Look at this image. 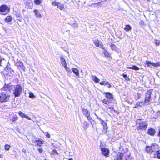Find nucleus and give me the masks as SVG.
<instances>
[{
	"label": "nucleus",
	"instance_id": "f257e3e1",
	"mask_svg": "<svg viewBox=\"0 0 160 160\" xmlns=\"http://www.w3.org/2000/svg\"><path fill=\"white\" fill-rule=\"evenodd\" d=\"M7 79L5 80L4 89H8L9 91H10L12 90L13 91V93L15 97L21 96L23 90L22 86L20 84L12 85L10 81L9 82H7Z\"/></svg>",
	"mask_w": 160,
	"mask_h": 160
},
{
	"label": "nucleus",
	"instance_id": "f03ea898",
	"mask_svg": "<svg viewBox=\"0 0 160 160\" xmlns=\"http://www.w3.org/2000/svg\"><path fill=\"white\" fill-rule=\"evenodd\" d=\"M5 91H8V89H4V87L0 90V102H5L9 100L10 95Z\"/></svg>",
	"mask_w": 160,
	"mask_h": 160
},
{
	"label": "nucleus",
	"instance_id": "7ed1b4c3",
	"mask_svg": "<svg viewBox=\"0 0 160 160\" xmlns=\"http://www.w3.org/2000/svg\"><path fill=\"white\" fill-rule=\"evenodd\" d=\"M0 11L1 12L2 14L5 15L9 12V9L7 6L2 5L0 7Z\"/></svg>",
	"mask_w": 160,
	"mask_h": 160
},
{
	"label": "nucleus",
	"instance_id": "20e7f679",
	"mask_svg": "<svg viewBox=\"0 0 160 160\" xmlns=\"http://www.w3.org/2000/svg\"><path fill=\"white\" fill-rule=\"evenodd\" d=\"M152 92V90H150L148 91L146 93L145 96V99L144 101L145 104H148V102L150 101L151 95Z\"/></svg>",
	"mask_w": 160,
	"mask_h": 160
},
{
	"label": "nucleus",
	"instance_id": "39448f33",
	"mask_svg": "<svg viewBox=\"0 0 160 160\" xmlns=\"http://www.w3.org/2000/svg\"><path fill=\"white\" fill-rule=\"evenodd\" d=\"M145 63L148 65V67H152L151 65L154 67H158L160 66V63L159 62H158L156 63L154 62H152L150 61L147 60L146 62Z\"/></svg>",
	"mask_w": 160,
	"mask_h": 160
},
{
	"label": "nucleus",
	"instance_id": "423d86ee",
	"mask_svg": "<svg viewBox=\"0 0 160 160\" xmlns=\"http://www.w3.org/2000/svg\"><path fill=\"white\" fill-rule=\"evenodd\" d=\"M148 126L147 122V121H144L142 122L139 125L138 128V129H144L145 130L147 128Z\"/></svg>",
	"mask_w": 160,
	"mask_h": 160
},
{
	"label": "nucleus",
	"instance_id": "0eeeda50",
	"mask_svg": "<svg viewBox=\"0 0 160 160\" xmlns=\"http://www.w3.org/2000/svg\"><path fill=\"white\" fill-rule=\"evenodd\" d=\"M93 43L96 46V47H99L101 48H102L103 46L102 43L101 42H100L98 39H95L93 40Z\"/></svg>",
	"mask_w": 160,
	"mask_h": 160
},
{
	"label": "nucleus",
	"instance_id": "6e6552de",
	"mask_svg": "<svg viewBox=\"0 0 160 160\" xmlns=\"http://www.w3.org/2000/svg\"><path fill=\"white\" fill-rule=\"evenodd\" d=\"M101 151L102 154L104 156L108 155L109 153V150L106 148H101Z\"/></svg>",
	"mask_w": 160,
	"mask_h": 160
},
{
	"label": "nucleus",
	"instance_id": "1a4fd4ad",
	"mask_svg": "<svg viewBox=\"0 0 160 160\" xmlns=\"http://www.w3.org/2000/svg\"><path fill=\"white\" fill-rule=\"evenodd\" d=\"M18 114L22 118H25L29 120H31V118H30L27 115H25L22 111H19L18 112Z\"/></svg>",
	"mask_w": 160,
	"mask_h": 160
},
{
	"label": "nucleus",
	"instance_id": "9d476101",
	"mask_svg": "<svg viewBox=\"0 0 160 160\" xmlns=\"http://www.w3.org/2000/svg\"><path fill=\"white\" fill-rule=\"evenodd\" d=\"M72 71L75 74L76 76L78 78H80L79 70L76 68H72Z\"/></svg>",
	"mask_w": 160,
	"mask_h": 160
},
{
	"label": "nucleus",
	"instance_id": "9b49d317",
	"mask_svg": "<svg viewBox=\"0 0 160 160\" xmlns=\"http://www.w3.org/2000/svg\"><path fill=\"white\" fill-rule=\"evenodd\" d=\"M104 94L106 95V97L107 98H108L109 100H111V99H113V97L112 94L108 92H104Z\"/></svg>",
	"mask_w": 160,
	"mask_h": 160
},
{
	"label": "nucleus",
	"instance_id": "f8f14e48",
	"mask_svg": "<svg viewBox=\"0 0 160 160\" xmlns=\"http://www.w3.org/2000/svg\"><path fill=\"white\" fill-rule=\"evenodd\" d=\"M82 112L84 115L86 117H88L90 116V112L89 110L86 109H82Z\"/></svg>",
	"mask_w": 160,
	"mask_h": 160
},
{
	"label": "nucleus",
	"instance_id": "ddd939ff",
	"mask_svg": "<svg viewBox=\"0 0 160 160\" xmlns=\"http://www.w3.org/2000/svg\"><path fill=\"white\" fill-rule=\"evenodd\" d=\"M17 66L18 68H19V67L20 68H22L23 70L24 68L23 62L20 61H19L17 62Z\"/></svg>",
	"mask_w": 160,
	"mask_h": 160
},
{
	"label": "nucleus",
	"instance_id": "4468645a",
	"mask_svg": "<svg viewBox=\"0 0 160 160\" xmlns=\"http://www.w3.org/2000/svg\"><path fill=\"white\" fill-rule=\"evenodd\" d=\"M41 140V139H40ZM44 141L43 140H38L35 141L34 143H36L37 145L39 146H41L42 144H43L44 143Z\"/></svg>",
	"mask_w": 160,
	"mask_h": 160
},
{
	"label": "nucleus",
	"instance_id": "2eb2a0df",
	"mask_svg": "<svg viewBox=\"0 0 160 160\" xmlns=\"http://www.w3.org/2000/svg\"><path fill=\"white\" fill-rule=\"evenodd\" d=\"M155 131L154 129L151 128L148 130V133L151 136H153L155 134Z\"/></svg>",
	"mask_w": 160,
	"mask_h": 160
},
{
	"label": "nucleus",
	"instance_id": "dca6fc26",
	"mask_svg": "<svg viewBox=\"0 0 160 160\" xmlns=\"http://www.w3.org/2000/svg\"><path fill=\"white\" fill-rule=\"evenodd\" d=\"M151 152H155L158 148V146L157 144H154L151 146Z\"/></svg>",
	"mask_w": 160,
	"mask_h": 160
},
{
	"label": "nucleus",
	"instance_id": "f3484780",
	"mask_svg": "<svg viewBox=\"0 0 160 160\" xmlns=\"http://www.w3.org/2000/svg\"><path fill=\"white\" fill-rule=\"evenodd\" d=\"M60 59L61 63L63 66H65V65H67L65 60L62 56H60Z\"/></svg>",
	"mask_w": 160,
	"mask_h": 160
},
{
	"label": "nucleus",
	"instance_id": "a211bd4d",
	"mask_svg": "<svg viewBox=\"0 0 160 160\" xmlns=\"http://www.w3.org/2000/svg\"><path fill=\"white\" fill-rule=\"evenodd\" d=\"M12 17L10 16H8L5 19V21L6 22L8 23L10 22L12 20Z\"/></svg>",
	"mask_w": 160,
	"mask_h": 160
},
{
	"label": "nucleus",
	"instance_id": "6ab92c4d",
	"mask_svg": "<svg viewBox=\"0 0 160 160\" xmlns=\"http://www.w3.org/2000/svg\"><path fill=\"white\" fill-rule=\"evenodd\" d=\"M92 79L95 82L98 83L100 81V80L96 76L92 75Z\"/></svg>",
	"mask_w": 160,
	"mask_h": 160
},
{
	"label": "nucleus",
	"instance_id": "aec40b11",
	"mask_svg": "<svg viewBox=\"0 0 160 160\" xmlns=\"http://www.w3.org/2000/svg\"><path fill=\"white\" fill-rule=\"evenodd\" d=\"M34 12L37 18H40L41 17V14L38 10H35L34 11Z\"/></svg>",
	"mask_w": 160,
	"mask_h": 160
},
{
	"label": "nucleus",
	"instance_id": "412c9836",
	"mask_svg": "<svg viewBox=\"0 0 160 160\" xmlns=\"http://www.w3.org/2000/svg\"><path fill=\"white\" fill-rule=\"evenodd\" d=\"M83 124V128L84 129L86 130L89 125V123L87 121H84Z\"/></svg>",
	"mask_w": 160,
	"mask_h": 160
},
{
	"label": "nucleus",
	"instance_id": "4be33fe9",
	"mask_svg": "<svg viewBox=\"0 0 160 160\" xmlns=\"http://www.w3.org/2000/svg\"><path fill=\"white\" fill-rule=\"evenodd\" d=\"M127 68L130 69L134 70H139V69L138 67L135 65H133L132 67H127Z\"/></svg>",
	"mask_w": 160,
	"mask_h": 160
},
{
	"label": "nucleus",
	"instance_id": "5701e85b",
	"mask_svg": "<svg viewBox=\"0 0 160 160\" xmlns=\"http://www.w3.org/2000/svg\"><path fill=\"white\" fill-rule=\"evenodd\" d=\"M154 157L155 158H157L158 159H160V150L156 151V154L155 155Z\"/></svg>",
	"mask_w": 160,
	"mask_h": 160
},
{
	"label": "nucleus",
	"instance_id": "b1692460",
	"mask_svg": "<svg viewBox=\"0 0 160 160\" xmlns=\"http://www.w3.org/2000/svg\"><path fill=\"white\" fill-rule=\"evenodd\" d=\"M111 100H109V99L107 100L105 99L102 100V102L103 103L108 105L109 103H111Z\"/></svg>",
	"mask_w": 160,
	"mask_h": 160
},
{
	"label": "nucleus",
	"instance_id": "393cba45",
	"mask_svg": "<svg viewBox=\"0 0 160 160\" xmlns=\"http://www.w3.org/2000/svg\"><path fill=\"white\" fill-rule=\"evenodd\" d=\"M57 7L60 10H62L64 8V6L63 4L58 3L57 5Z\"/></svg>",
	"mask_w": 160,
	"mask_h": 160
},
{
	"label": "nucleus",
	"instance_id": "a878e982",
	"mask_svg": "<svg viewBox=\"0 0 160 160\" xmlns=\"http://www.w3.org/2000/svg\"><path fill=\"white\" fill-rule=\"evenodd\" d=\"M131 27L129 25H126L124 29L126 31H128L131 29Z\"/></svg>",
	"mask_w": 160,
	"mask_h": 160
},
{
	"label": "nucleus",
	"instance_id": "bb28decb",
	"mask_svg": "<svg viewBox=\"0 0 160 160\" xmlns=\"http://www.w3.org/2000/svg\"><path fill=\"white\" fill-rule=\"evenodd\" d=\"M34 2L36 5H38L42 2V0H34Z\"/></svg>",
	"mask_w": 160,
	"mask_h": 160
},
{
	"label": "nucleus",
	"instance_id": "cd10ccee",
	"mask_svg": "<svg viewBox=\"0 0 160 160\" xmlns=\"http://www.w3.org/2000/svg\"><path fill=\"white\" fill-rule=\"evenodd\" d=\"M146 151L148 152L151 153V146H148L146 147Z\"/></svg>",
	"mask_w": 160,
	"mask_h": 160
},
{
	"label": "nucleus",
	"instance_id": "c85d7f7f",
	"mask_svg": "<svg viewBox=\"0 0 160 160\" xmlns=\"http://www.w3.org/2000/svg\"><path fill=\"white\" fill-rule=\"evenodd\" d=\"M111 48L112 50L116 51L117 48L116 46L114 44H111Z\"/></svg>",
	"mask_w": 160,
	"mask_h": 160
},
{
	"label": "nucleus",
	"instance_id": "c756f323",
	"mask_svg": "<svg viewBox=\"0 0 160 160\" xmlns=\"http://www.w3.org/2000/svg\"><path fill=\"white\" fill-rule=\"evenodd\" d=\"M103 53L106 57H108L110 56L108 52L105 50H104Z\"/></svg>",
	"mask_w": 160,
	"mask_h": 160
},
{
	"label": "nucleus",
	"instance_id": "7c9ffc66",
	"mask_svg": "<svg viewBox=\"0 0 160 160\" xmlns=\"http://www.w3.org/2000/svg\"><path fill=\"white\" fill-rule=\"evenodd\" d=\"M64 67V68H65L66 70L67 71V72H71V71L70 70V69L69 68H68L67 66V64L65 65V66H63Z\"/></svg>",
	"mask_w": 160,
	"mask_h": 160
},
{
	"label": "nucleus",
	"instance_id": "2f4dec72",
	"mask_svg": "<svg viewBox=\"0 0 160 160\" xmlns=\"http://www.w3.org/2000/svg\"><path fill=\"white\" fill-rule=\"evenodd\" d=\"M103 126V129H104V131L106 132L107 131V124H106L105 123L104 124L102 123Z\"/></svg>",
	"mask_w": 160,
	"mask_h": 160
},
{
	"label": "nucleus",
	"instance_id": "473e14b6",
	"mask_svg": "<svg viewBox=\"0 0 160 160\" xmlns=\"http://www.w3.org/2000/svg\"><path fill=\"white\" fill-rule=\"evenodd\" d=\"M10 146V145L8 144H6L5 146V149L6 150H9Z\"/></svg>",
	"mask_w": 160,
	"mask_h": 160
},
{
	"label": "nucleus",
	"instance_id": "72a5a7b5",
	"mask_svg": "<svg viewBox=\"0 0 160 160\" xmlns=\"http://www.w3.org/2000/svg\"><path fill=\"white\" fill-rule=\"evenodd\" d=\"M123 77L125 78V79L127 80V81H130V80L129 79V78L128 77L127 75L126 74H123Z\"/></svg>",
	"mask_w": 160,
	"mask_h": 160
},
{
	"label": "nucleus",
	"instance_id": "f704fd0d",
	"mask_svg": "<svg viewBox=\"0 0 160 160\" xmlns=\"http://www.w3.org/2000/svg\"><path fill=\"white\" fill-rule=\"evenodd\" d=\"M107 82L105 81H102L100 82V84L102 85H106Z\"/></svg>",
	"mask_w": 160,
	"mask_h": 160
},
{
	"label": "nucleus",
	"instance_id": "c9c22d12",
	"mask_svg": "<svg viewBox=\"0 0 160 160\" xmlns=\"http://www.w3.org/2000/svg\"><path fill=\"white\" fill-rule=\"evenodd\" d=\"M155 43L156 44V45L158 46L159 45L160 42L158 40H155Z\"/></svg>",
	"mask_w": 160,
	"mask_h": 160
},
{
	"label": "nucleus",
	"instance_id": "e433bc0d",
	"mask_svg": "<svg viewBox=\"0 0 160 160\" xmlns=\"http://www.w3.org/2000/svg\"><path fill=\"white\" fill-rule=\"evenodd\" d=\"M141 120L140 119H138L136 121V125L137 126H139V125L141 123Z\"/></svg>",
	"mask_w": 160,
	"mask_h": 160
},
{
	"label": "nucleus",
	"instance_id": "4c0bfd02",
	"mask_svg": "<svg viewBox=\"0 0 160 160\" xmlns=\"http://www.w3.org/2000/svg\"><path fill=\"white\" fill-rule=\"evenodd\" d=\"M106 85L108 88H110L112 86L110 83L108 82H106Z\"/></svg>",
	"mask_w": 160,
	"mask_h": 160
},
{
	"label": "nucleus",
	"instance_id": "58836bf2",
	"mask_svg": "<svg viewBox=\"0 0 160 160\" xmlns=\"http://www.w3.org/2000/svg\"><path fill=\"white\" fill-rule=\"evenodd\" d=\"M29 97L30 98H34L35 97V96L33 95V94L32 93H29Z\"/></svg>",
	"mask_w": 160,
	"mask_h": 160
},
{
	"label": "nucleus",
	"instance_id": "ea45409f",
	"mask_svg": "<svg viewBox=\"0 0 160 160\" xmlns=\"http://www.w3.org/2000/svg\"><path fill=\"white\" fill-rule=\"evenodd\" d=\"M58 2H52V5L53 6H57L58 4Z\"/></svg>",
	"mask_w": 160,
	"mask_h": 160
},
{
	"label": "nucleus",
	"instance_id": "a19ab883",
	"mask_svg": "<svg viewBox=\"0 0 160 160\" xmlns=\"http://www.w3.org/2000/svg\"><path fill=\"white\" fill-rule=\"evenodd\" d=\"M140 103H139V102H138L136 103V105L135 106V108H138L139 107H140Z\"/></svg>",
	"mask_w": 160,
	"mask_h": 160
},
{
	"label": "nucleus",
	"instance_id": "79ce46f5",
	"mask_svg": "<svg viewBox=\"0 0 160 160\" xmlns=\"http://www.w3.org/2000/svg\"><path fill=\"white\" fill-rule=\"evenodd\" d=\"M139 102V103H140V106H142V105H143L144 104H145V105L146 104H145L144 102Z\"/></svg>",
	"mask_w": 160,
	"mask_h": 160
},
{
	"label": "nucleus",
	"instance_id": "37998d69",
	"mask_svg": "<svg viewBox=\"0 0 160 160\" xmlns=\"http://www.w3.org/2000/svg\"><path fill=\"white\" fill-rule=\"evenodd\" d=\"M86 117L87 118L89 122H91V120H92V118L90 117V116H88V117Z\"/></svg>",
	"mask_w": 160,
	"mask_h": 160
},
{
	"label": "nucleus",
	"instance_id": "c03bdc74",
	"mask_svg": "<svg viewBox=\"0 0 160 160\" xmlns=\"http://www.w3.org/2000/svg\"><path fill=\"white\" fill-rule=\"evenodd\" d=\"M16 16L17 18H20L21 17V15L20 13H17L16 14Z\"/></svg>",
	"mask_w": 160,
	"mask_h": 160
},
{
	"label": "nucleus",
	"instance_id": "a18cd8bd",
	"mask_svg": "<svg viewBox=\"0 0 160 160\" xmlns=\"http://www.w3.org/2000/svg\"><path fill=\"white\" fill-rule=\"evenodd\" d=\"M38 152L40 153H41L42 151H43V150H42V148H38Z\"/></svg>",
	"mask_w": 160,
	"mask_h": 160
},
{
	"label": "nucleus",
	"instance_id": "49530a36",
	"mask_svg": "<svg viewBox=\"0 0 160 160\" xmlns=\"http://www.w3.org/2000/svg\"><path fill=\"white\" fill-rule=\"evenodd\" d=\"M4 60V58H2L0 56V66H1V62L3 60Z\"/></svg>",
	"mask_w": 160,
	"mask_h": 160
},
{
	"label": "nucleus",
	"instance_id": "de8ad7c7",
	"mask_svg": "<svg viewBox=\"0 0 160 160\" xmlns=\"http://www.w3.org/2000/svg\"><path fill=\"white\" fill-rule=\"evenodd\" d=\"M18 118L17 117H13L12 119V121H15Z\"/></svg>",
	"mask_w": 160,
	"mask_h": 160
},
{
	"label": "nucleus",
	"instance_id": "09e8293b",
	"mask_svg": "<svg viewBox=\"0 0 160 160\" xmlns=\"http://www.w3.org/2000/svg\"><path fill=\"white\" fill-rule=\"evenodd\" d=\"M46 136L47 137L50 138V135L48 133H47L46 134Z\"/></svg>",
	"mask_w": 160,
	"mask_h": 160
},
{
	"label": "nucleus",
	"instance_id": "8fccbe9b",
	"mask_svg": "<svg viewBox=\"0 0 160 160\" xmlns=\"http://www.w3.org/2000/svg\"><path fill=\"white\" fill-rule=\"evenodd\" d=\"M8 77H9V78L11 79L12 78V77L11 76H9L8 75H6V77H5L6 78H8Z\"/></svg>",
	"mask_w": 160,
	"mask_h": 160
},
{
	"label": "nucleus",
	"instance_id": "3c124183",
	"mask_svg": "<svg viewBox=\"0 0 160 160\" xmlns=\"http://www.w3.org/2000/svg\"><path fill=\"white\" fill-rule=\"evenodd\" d=\"M108 108L111 110H113L114 111V108L113 107H108Z\"/></svg>",
	"mask_w": 160,
	"mask_h": 160
},
{
	"label": "nucleus",
	"instance_id": "603ef678",
	"mask_svg": "<svg viewBox=\"0 0 160 160\" xmlns=\"http://www.w3.org/2000/svg\"><path fill=\"white\" fill-rule=\"evenodd\" d=\"M22 151L23 152H26V151L25 149H23Z\"/></svg>",
	"mask_w": 160,
	"mask_h": 160
},
{
	"label": "nucleus",
	"instance_id": "864d4df0",
	"mask_svg": "<svg viewBox=\"0 0 160 160\" xmlns=\"http://www.w3.org/2000/svg\"><path fill=\"white\" fill-rule=\"evenodd\" d=\"M22 18H20L19 19H18V20H19L20 21V22H21V21H22Z\"/></svg>",
	"mask_w": 160,
	"mask_h": 160
},
{
	"label": "nucleus",
	"instance_id": "5fc2aeb1",
	"mask_svg": "<svg viewBox=\"0 0 160 160\" xmlns=\"http://www.w3.org/2000/svg\"><path fill=\"white\" fill-rule=\"evenodd\" d=\"M3 157V156L2 155H0V158H2Z\"/></svg>",
	"mask_w": 160,
	"mask_h": 160
},
{
	"label": "nucleus",
	"instance_id": "6e6d98bb",
	"mask_svg": "<svg viewBox=\"0 0 160 160\" xmlns=\"http://www.w3.org/2000/svg\"><path fill=\"white\" fill-rule=\"evenodd\" d=\"M151 0H147V2H150Z\"/></svg>",
	"mask_w": 160,
	"mask_h": 160
},
{
	"label": "nucleus",
	"instance_id": "4d7b16f0",
	"mask_svg": "<svg viewBox=\"0 0 160 160\" xmlns=\"http://www.w3.org/2000/svg\"><path fill=\"white\" fill-rule=\"evenodd\" d=\"M158 135L160 136V130H159V132L158 133Z\"/></svg>",
	"mask_w": 160,
	"mask_h": 160
},
{
	"label": "nucleus",
	"instance_id": "13d9d810",
	"mask_svg": "<svg viewBox=\"0 0 160 160\" xmlns=\"http://www.w3.org/2000/svg\"><path fill=\"white\" fill-rule=\"evenodd\" d=\"M68 160H73V159L72 158H71L69 159Z\"/></svg>",
	"mask_w": 160,
	"mask_h": 160
},
{
	"label": "nucleus",
	"instance_id": "bf43d9fd",
	"mask_svg": "<svg viewBox=\"0 0 160 160\" xmlns=\"http://www.w3.org/2000/svg\"><path fill=\"white\" fill-rule=\"evenodd\" d=\"M29 4H31V5H32V2H31V3H29Z\"/></svg>",
	"mask_w": 160,
	"mask_h": 160
},
{
	"label": "nucleus",
	"instance_id": "052dcab7",
	"mask_svg": "<svg viewBox=\"0 0 160 160\" xmlns=\"http://www.w3.org/2000/svg\"><path fill=\"white\" fill-rule=\"evenodd\" d=\"M133 1H137V0H133Z\"/></svg>",
	"mask_w": 160,
	"mask_h": 160
},
{
	"label": "nucleus",
	"instance_id": "680f3d73",
	"mask_svg": "<svg viewBox=\"0 0 160 160\" xmlns=\"http://www.w3.org/2000/svg\"><path fill=\"white\" fill-rule=\"evenodd\" d=\"M95 114L97 116V115L95 113Z\"/></svg>",
	"mask_w": 160,
	"mask_h": 160
},
{
	"label": "nucleus",
	"instance_id": "e2e57ef3",
	"mask_svg": "<svg viewBox=\"0 0 160 160\" xmlns=\"http://www.w3.org/2000/svg\"><path fill=\"white\" fill-rule=\"evenodd\" d=\"M78 26V25H76V27Z\"/></svg>",
	"mask_w": 160,
	"mask_h": 160
}]
</instances>
